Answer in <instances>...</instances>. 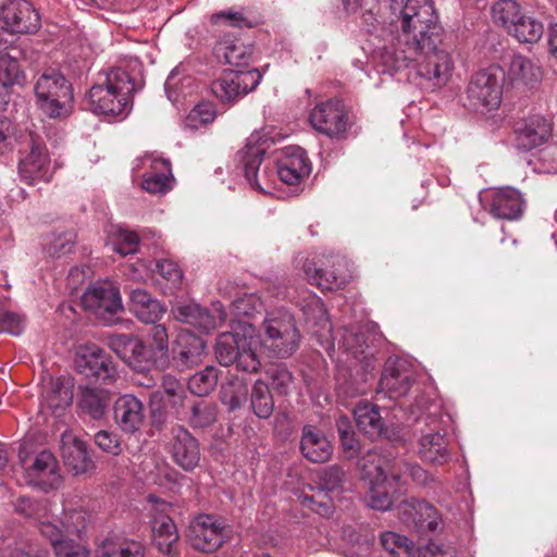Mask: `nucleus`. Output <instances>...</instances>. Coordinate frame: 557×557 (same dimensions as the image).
Wrapping results in <instances>:
<instances>
[{
  "label": "nucleus",
  "instance_id": "5701e85b",
  "mask_svg": "<svg viewBox=\"0 0 557 557\" xmlns=\"http://www.w3.org/2000/svg\"><path fill=\"white\" fill-rule=\"evenodd\" d=\"M524 199L521 193L512 187L495 189L488 202V212L496 219L513 221L521 218Z\"/></svg>",
  "mask_w": 557,
  "mask_h": 557
},
{
  "label": "nucleus",
  "instance_id": "58836bf2",
  "mask_svg": "<svg viewBox=\"0 0 557 557\" xmlns=\"http://www.w3.org/2000/svg\"><path fill=\"white\" fill-rule=\"evenodd\" d=\"M62 457L65 466L71 469L74 474L87 473L94 469V461L88 455L86 444L77 438L71 442L63 441Z\"/></svg>",
  "mask_w": 557,
  "mask_h": 557
},
{
  "label": "nucleus",
  "instance_id": "7c9ffc66",
  "mask_svg": "<svg viewBox=\"0 0 557 557\" xmlns=\"http://www.w3.org/2000/svg\"><path fill=\"white\" fill-rule=\"evenodd\" d=\"M213 52L220 61H224L234 70H242L249 64L253 48L239 39L224 37L216 42Z\"/></svg>",
  "mask_w": 557,
  "mask_h": 557
},
{
  "label": "nucleus",
  "instance_id": "f03ea898",
  "mask_svg": "<svg viewBox=\"0 0 557 557\" xmlns=\"http://www.w3.org/2000/svg\"><path fill=\"white\" fill-rule=\"evenodd\" d=\"M256 349V329L244 321L233 324L231 332L221 333L214 346L215 358L221 366L235 364L239 371L247 373H257L261 368Z\"/></svg>",
  "mask_w": 557,
  "mask_h": 557
},
{
  "label": "nucleus",
  "instance_id": "052dcab7",
  "mask_svg": "<svg viewBox=\"0 0 557 557\" xmlns=\"http://www.w3.org/2000/svg\"><path fill=\"white\" fill-rule=\"evenodd\" d=\"M23 74L20 71L18 63L15 59L4 53L0 55V83L7 87L20 84Z\"/></svg>",
  "mask_w": 557,
  "mask_h": 557
},
{
  "label": "nucleus",
  "instance_id": "bb28decb",
  "mask_svg": "<svg viewBox=\"0 0 557 557\" xmlns=\"http://www.w3.org/2000/svg\"><path fill=\"white\" fill-rule=\"evenodd\" d=\"M398 517L407 524L423 525L426 523L430 530H436L437 510L422 499H405L396 506Z\"/></svg>",
  "mask_w": 557,
  "mask_h": 557
},
{
  "label": "nucleus",
  "instance_id": "f3484780",
  "mask_svg": "<svg viewBox=\"0 0 557 557\" xmlns=\"http://www.w3.org/2000/svg\"><path fill=\"white\" fill-rule=\"evenodd\" d=\"M333 268L329 271L318 268L313 261L307 260L304 264V272L308 281L322 290H335L343 288L350 278L348 261L342 256H332L329 261Z\"/></svg>",
  "mask_w": 557,
  "mask_h": 557
},
{
  "label": "nucleus",
  "instance_id": "e433bc0d",
  "mask_svg": "<svg viewBox=\"0 0 557 557\" xmlns=\"http://www.w3.org/2000/svg\"><path fill=\"white\" fill-rule=\"evenodd\" d=\"M173 317L183 323L194 325L203 333L215 329L214 317L197 304H178L172 308Z\"/></svg>",
  "mask_w": 557,
  "mask_h": 557
},
{
  "label": "nucleus",
  "instance_id": "20e7f679",
  "mask_svg": "<svg viewBox=\"0 0 557 557\" xmlns=\"http://www.w3.org/2000/svg\"><path fill=\"white\" fill-rule=\"evenodd\" d=\"M257 335V346L273 358L285 359L299 348L301 335L294 315L284 308L267 313Z\"/></svg>",
  "mask_w": 557,
  "mask_h": 557
},
{
  "label": "nucleus",
  "instance_id": "69168bd1",
  "mask_svg": "<svg viewBox=\"0 0 557 557\" xmlns=\"http://www.w3.org/2000/svg\"><path fill=\"white\" fill-rule=\"evenodd\" d=\"M24 330V319L22 315L4 311L0 313V331L18 336L22 334Z\"/></svg>",
  "mask_w": 557,
  "mask_h": 557
},
{
  "label": "nucleus",
  "instance_id": "3c124183",
  "mask_svg": "<svg viewBox=\"0 0 557 557\" xmlns=\"http://www.w3.org/2000/svg\"><path fill=\"white\" fill-rule=\"evenodd\" d=\"M218 383V371L214 367H206L188 380V389L197 396H206L214 389Z\"/></svg>",
  "mask_w": 557,
  "mask_h": 557
},
{
  "label": "nucleus",
  "instance_id": "0e129e2a",
  "mask_svg": "<svg viewBox=\"0 0 557 557\" xmlns=\"http://www.w3.org/2000/svg\"><path fill=\"white\" fill-rule=\"evenodd\" d=\"M96 445L104 453L117 456L121 453V442L119 435L109 431H98L95 434Z\"/></svg>",
  "mask_w": 557,
  "mask_h": 557
},
{
  "label": "nucleus",
  "instance_id": "9d476101",
  "mask_svg": "<svg viewBox=\"0 0 557 557\" xmlns=\"http://www.w3.org/2000/svg\"><path fill=\"white\" fill-rule=\"evenodd\" d=\"M268 144L259 133H252L243 149L237 152V168L243 171L249 185L260 191L269 193V168L264 165L260 175V166L265 154Z\"/></svg>",
  "mask_w": 557,
  "mask_h": 557
},
{
  "label": "nucleus",
  "instance_id": "7ed1b4c3",
  "mask_svg": "<svg viewBox=\"0 0 557 557\" xmlns=\"http://www.w3.org/2000/svg\"><path fill=\"white\" fill-rule=\"evenodd\" d=\"M137 90L135 78L124 69L110 70L103 79L88 92L92 112L106 116L126 115L131 110V96Z\"/></svg>",
  "mask_w": 557,
  "mask_h": 557
},
{
  "label": "nucleus",
  "instance_id": "6ab92c4d",
  "mask_svg": "<svg viewBox=\"0 0 557 557\" xmlns=\"http://www.w3.org/2000/svg\"><path fill=\"white\" fill-rule=\"evenodd\" d=\"M416 379L412 363L398 356L385 360V396L398 399L411 388Z\"/></svg>",
  "mask_w": 557,
  "mask_h": 557
},
{
  "label": "nucleus",
  "instance_id": "a18cd8bd",
  "mask_svg": "<svg viewBox=\"0 0 557 557\" xmlns=\"http://www.w3.org/2000/svg\"><path fill=\"white\" fill-rule=\"evenodd\" d=\"M250 406L253 413L260 419H268L274 410V400L269 385L262 380H257L250 395Z\"/></svg>",
  "mask_w": 557,
  "mask_h": 557
},
{
  "label": "nucleus",
  "instance_id": "0eeeda50",
  "mask_svg": "<svg viewBox=\"0 0 557 557\" xmlns=\"http://www.w3.org/2000/svg\"><path fill=\"white\" fill-rule=\"evenodd\" d=\"M17 170L20 180L27 185L51 181V159L44 139L38 134L28 132L23 136Z\"/></svg>",
  "mask_w": 557,
  "mask_h": 557
},
{
  "label": "nucleus",
  "instance_id": "dca6fc26",
  "mask_svg": "<svg viewBox=\"0 0 557 557\" xmlns=\"http://www.w3.org/2000/svg\"><path fill=\"white\" fill-rule=\"evenodd\" d=\"M361 479L368 484L366 504L375 510H383V456L381 450L370 449L359 461Z\"/></svg>",
  "mask_w": 557,
  "mask_h": 557
},
{
  "label": "nucleus",
  "instance_id": "6e6552de",
  "mask_svg": "<svg viewBox=\"0 0 557 557\" xmlns=\"http://www.w3.org/2000/svg\"><path fill=\"white\" fill-rule=\"evenodd\" d=\"M16 510L38 521L40 533L50 541L58 557H89V552L83 545L73 540H62L58 525L46 519L49 511L48 503H33L27 498H21Z\"/></svg>",
  "mask_w": 557,
  "mask_h": 557
},
{
  "label": "nucleus",
  "instance_id": "aec40b11",
  "mask_svg": "<svg viewBox=\"0 0 557 557\" xmlns=\"http://www.w3.org/2000/svg\"><path fill=\"white\" fill-rule=\"evenodd\" d=\"M276 162V173L287 185L299 184L311 172V162L306 151L298 146L285 147Z\"/></svg>",
  "mask_w": 557,
  "mask_h": 557
},
{
  "label": "nucleus",
  "instance_id": "ea45409f",
  "mask_svg": "<svg viewBox=\"0 0 557 557\" xmlns=\"http://www.w3.org/2000/svg\"><path fill=\"white\" fill-rule=\"evenodd\" d=\"M151 171L144 175L143 188L150 194H165L171 189L172 171L166 159L151 160Z\"/></svg>",
  "mask_w": 557,
  "mask_h": 557
},
{
  "label": "nucleus",
  "instance_id": "f257e3e1",
  "mask_svg": "<svg viewBox=\"0 0 557 557\" xmlns=\"http://www.w3.org/2000/svg\"><path fill=\"white\" fill-rule=\"evenodd\" d=\"M400 29L392 52L395 69L416 63L417 75L432 87L446 84L453 70L449 53L441 47L444 29L433 0H385V23Z\"/></svg>",
  "mask_w": 557,
  "mask_h": 557
},
{
  "label": "nucleus",
  "instance_id": "f704fd0d",
  "mask_svg": "<svg viewBox=\"0 0 557 557\" xmlns=\"http://www.w3.org/2000/svg\"><path fill=\"white\" fill-rule=\"evenodd\" d=\"M73 401V392L61 379H50L45 385L41 405L60 417Z\"/></svg>",
  "mask_w": 557,
  "mask_h": 557
},
{
  "label": "nucleus",
  "instance_id": "c85d7f7f",
  "mask_svg": "<svg viewBox=\"0 0 557 557\" xmlns=\"http://www.w3.org/2000/svg\"><path fill=\"white\" fill-rule=\"evenodd\" d=\"M109 346L128 366L145 371L143 349L144 343L131 334H113L109 337Z\"/></svg>",
  "mask_w": 557,
  "mask_h": 557
},
{
  "label": "nucleus",
  "instance_id": "c756f323",
  "mask_svg": "<svg viewBox=\"0 0 557 557\" xmlns=\"http://www.w3.org/2000/svg\"><path fill=\"white\" fill-rule=\"evenodd\" d=\"M300 450L306 459L314 463L326 462L333 454V447L326 436L311 425L302 429Z\"/></svg>",
  "mask_w": 557,
  "mask_h": 557
},
{
  "label": "nucleus",
  "instance_id": "338daca9",
  "mask_svg": "<svg viewBox=\"0 0 557 557\" xmlns=\"http://www.w3.org/2000/svg\"><path fill=\"white\" fill-rule=\"evenodd\" d=\"M156 268L159 274L173 286L181 284L183 272L174 261L168 259L159 260L157 261Z\"/></svg>",
  "mask_w": 557,
  "mask_h": 557
},
{
  "label": "nucleus",
  "instance_id": "cd10ccee",
  "mask_svg": "<svg viewBox=\"0 0 557 557\" xmlns=\"http://www.w3.org/2000/svg\"><path fill=\"white\" fill-rule=\"evenodd\" d=\"M508 82L513 87H536L542 79V69L532 59L522 54H515L506 72Z\"/></svg>",
  "mask_w": 557,
  "mask_h": 557
},
{
  "label": "nucleus",
  "instance_id": "a19ab883",
  "mask_svg": "<svg viewBox=\"0 0 557 557\" xmlns=\"http://www.w3.org/2000/svg\"><path fill=\"white\" fill-rule=\"evenodd\" d=\"M139 471L145 480L158 485H163L165 482H176L178 475L162 457L154 454L144 458Z\"/></svg>",
  "mask_w": 557,
  "mask_h": 557
},
{
  "label": "nucleus",
  "instance_id": "a878e982",
  "mask_svg": "<svg viewBox=\"0 0 557 557\" xmlns=\"http://www.w3.org/2000/svg\"><path fill=\"white\" fill-rule=\"evenodd\" d=\"M114 420L123 432L136 433L145 420L143 403L131 394L120 396L114 403Z\"/></svg>",
  "mask_w": 557,
  "mask_h": 557
},
{
  "label": "nucleus",
  "instance_id": "c9c22d12",
  "mask_svg": "<svg viewBox=\"0 0 557 557\" xmlns=\"http://www.w3.org/2000/svg\"><path fill=\"white\" fill-rule=\"evenodd\" d=\"M129 310L144 323H156L164 313L163 306L141 288L131 292Z\"/></svg>",
  "mask_w": 557,
  "mask_h": 557
},
{
  "label": "nucleus",
  "instance_id": "4468645a",
  "mask_svg": "<svg viewBox=\"0 0 557 557\" xmlns=\"http://www.w3.org/2000/svg\"><path fill=\"white\" fill-rule=\"evenodd\" d=\"M226 539L225 524L214 516L199 515L189 524L188 541L198 552L213 553Z\"/></svg>",
  "mask_w": 557,
  "mask_h": 557
},
{
  "label": "nucleus",
  "instance_id": "680f3d73",
  "mask_svg": "<svg viewBox=\"0 0 557 557\" xmlns=\"http://www.w3.org/2000/svg\"><path fill=\"white\" fill-rule=\"evenodd\" d=\"M345 479L346 473L343 468L334 465L322 472L320 483L322 488L326 492H339L343 490Z\"/></svg>",
  "mask_w": 557,
  "mask_h": 557
},
{
  "label": "nucleus",
  "instance_id": "473e14b6",
  "mask_svg": "<svg viewBox=\"0 0 557 557\" xmlns=\"http://www.w3.org/2000/svg\"><path fill=\"white\" fill-rule=\"evenodd\" d=\"M358 429L370 441H377L383 435V418L381 407L368 400H361L354 409Z\"/></svg>",
  "mask_w": 557,
  "mask_h": 557
},
{
  "label": "nucleus",
  "instance_id": "4d7b16f0",
  "mask_svg": "<svg viewBox=\"0 0 557 557\" xmlns=\"http://www.w3.org/2000/svg\"><path fill=\"white\" fill-rule=\"evenodd\" d=\"M113 250L121 256L134 255L138 251L139 237L133 232L119 227L114 234Z\"/></svg>",
  "mask_w": 557,
  "mask_h": 557
},
{
  "label": "nucleus",
  "instance_id": "ddd939ff",
  "mask_svg": "<svg viewBox=\"0 0 557 557\" xmlns=\"http://www.w3.org/2000/svg\"><path fill=\"white\" fill-rule=\"evenodd\" d=\"M75 366L79 373L101 384H111L116 376V369L111 357L94 344L78 348Z\"/></svg>",
  "mask_w": 557,
  "mask_h": 557
},
{
  "label": "nucleus",
  "instance_id": "1a4fd4ad",
  "mask_svg": "<svg viewBox=\"0 0 557 557\" xmlns=\"http://www.w3.org/2000/svg\"><path fill=\"white\" fill-rule=\"evenodd\" d=\"M40 27V17L27 0H9L0 9V46L7 48V36L30 34Z\"/></svg>",
  "mask_w": 557,
  "mask_h": 557
},
{
  "label": "nucleus",
  "instance_id": "5fc2aeb1",
  "mask_svg": "<svg viewBox=\"0 0 557 557\" xmlns=\"http://www.w3.org/2000/svg\"><path fill=\"white\" fill-rule=\"evenodd\" d=\"M215 119V110L213 104L203 102L195 106L184 120V127L188 129H199Z\"/></svg>",
  "mask_w": 557,
  "mask_h": 557
},
{
  "label": "nucleus",
  "instance_id": "864d4df0",
  "mask_svg": "<svg viewBox=\"0 0 557 557\" xmlns=\"http://www.w3.org/2000/svg\"><path fill=\"white\" fill-rule=\"evenodd\" d=\"M265 375L269 379L272 388L277 394H289L294 383V376L286 366L282 363L272 364L265 370Z\"/></svg>",
  "mask_w": 557,
  "mask_h": 557
},
{
  "label": "nucleus",
  "instance_id": "a211bd4d",
  "mask_svg": "<svg viewBox=\"0 0 557 557\" xmlns=\"http://www.w3.org/2000/svg\"><path fill=\"white\" fill-rule=\"evenodd\" d=\"M27 484L42 491L58 488L62 483L59 465L55 457L48 450L37 454L32 463L25 467Z\"/></svg>",
  "mask_w": 557,
  "mask_h": 557
},
{
  "label": "nucleus",
  "instance_id": "603ef678",
  "mask_svg": "<svg viewBox=\"0 0 557 557\" xmlns=\"http://www.w3.org/2000/svg\"><path fill=\"white\" fill-rule=\"evenodd\" d=\"M216 420V405L208 400L195 403L190 409L189 424L194 429H206Z\"/></svg>",
  "mask_w": 557,
  "mask_h": 557
},
{
  "label": "nucleus",
  "instance_id": "b1692460",
  "mask_svg": "<svg viewBox=\"0 0 557 557\" xmlns=\"http://www.w3.org/2000/svg\"><path fill=\"white\" fill-rule=\"evenodd\" d=\"M149 329L144 343L143 356L146 370L154 367L162 369L169 363V337L163 324H154Z\"/></svg>",
  "mask_w": 557,
  "mask_h": 557
},
{
  "label": "nucleus",
  "instance_id": "4c0bfd02",
  "mask_svg": "<svg viewBox=\"0 0 557 557\" xmlns=\"http://www.w3.org/2000/svg\"><path fill=\"white\" fill-rule=\"evenodd\" d=\"M110 404L108 391L102 388L85 387L82 389L77 406L79 414L92 420H100L106 416Z\"/></svg>",
  "mask_w": 557,
  "mask_h": 557
},
{
  "label": "nucleus",
  "instance_id": "49530a36",
  "mask_svg": "<svg viewBox=\"0 0 557 557\" xmlns=\"http://www.w3.org/2000/svg\"><path fill=\"white\" fill-rule=\"evenodd\" d=\"M524 14L516 0H498L492 7L493 21L507 32L520 21Z\"/></svg>",
  "mask_w": 557,
  "mask_h": 557
},
{
  "label": "nucleus",
  "instance_id": "2f4dec72",
  "mask_svg": "<svg viewBox=\"0 0 557 557\" xmlns=\"http://www.w3.org/2000/svg\"><path fill=\"white\" fill-rule=\"evenodd\" d=\"M151 524L153 544L162 554L175 557L178 533L173 519L168 513L160 512L153 516Z\"/></svg>",
  "mask_w": 557,
  "mask_h": 557
},
{
  "label": "nucleus",
  "instance_id": "72a5a7b5",
  "mask_svg": "<svg viewBox=\"0 0 557 557\" xmlns=\"http://www.w3.org/2000/svg\"><path fill=\"white\" fill-rule=\"evenodd\" d=\"M28 499V497H26ZM33 503H48L49 511H48V520L54 522L58 525L60 533L62 534V540H67L69 536H77L81 537L83 531L86 527V512L82 508H71L63 509L62 517L60 519L54 518V513L52 510V504L45 500H33Z\"/></svg>",
  "mask_w": 557,
  "mask_h": 557
},
{
  "label": "nucleus",
  "instance_id": "e2e57ef3",
  "mask_svg": "<svg viewBox=\"0 0 557 557\" xmlns=\"http://www.w3.org/2000/svg\"><path fill=\"white\" fill-rule=\"evenodd\" d=\"M342 345L346 350L357 357L359 354L364 351V335L355 329H344L342 334Z\"/></svg>",
  "mask_w": 557,
  "mask_h": 557
},
{
  "label": "nucleus",
  "instance_id": "37998d69",
  "mask_svg": "<svg viewBox=\"0 0 557 557\" xmlns=\"http://www.w3.org/2000/svg\"><path fill=\"white\" fill-rule=\"evenodd\" d=\"M95 557H145V547L136 541H104L96 550Z\"/></svg>",
  "mask_w": 557,
  "mask_h": 557
},
{
  "label": "nucleus",
  "instance_id": "2eb2a0df",
  "mask_svg": "<svg viewBox=\"0 0 557 557\" xmlns=\"http://www.w3.org/2000/svg\"><path fill=\"white\" fill-rule=\"evenodd\" d=\"M312 127L330 138H338L348 129V113L344 103L331 99L318 103L309 114Z\"/></svg>",
  "mask_w": 557,
  "mask_h": 557
},
{
  "label": "nucleus",
  "instance_id": "774afa93",
  "mask_svg": "<svg viewBox=\"0 0 557 557\" xmlns=\"http://www.w3.org/2000/svg\"><path fill=\"white\" fill-rule=\"evenodd\" d=\"M162 387L164 389V393L173 398V405L182 404L184 396V386L178 380H176L172 375H164L162 379Z\"/></svg>",
  "mask_w": 557,
  "mask_h": 557
},
{
  "label": "nucleus",
  "instance_id": "f8f14e48",
  "mask_svg": "<svg viewBox=\"0 0 557 557\" xmlns=\"http://www.w3.org/2000/svg\"><path fill=\"white\" fill-rule=\"evenodd\" d=\"M262 75L258 69L232 70L211 84L214 96L223 103H234L260 84Z\"/></svg>",
  "mask_w": 557,
  "mask_h": 557
},
{
  "label": "nucleus",
  "instance_id": "6e6d98bb",
  "mask_svg": "<svg viewBox=\"0 0 557 557\" xmlns=\"http://www.w3.org/2000/svg\"><path fill=\"white\" fill-rule=\"evenodd\" d=\"M336 428L343 449L349 455V458L356 457L360 450V444L356 438L350 420L344 416L339 417Z\"/></svg>",
  "mask_w": 557,
  "mask_h": 557
},
{
  "label": "nucleus",
  "instance_id": "393cba45",
  "mask_svg": "<svg viewBox=\"0 0 557 557\" xmlns=\"http://www.w3.org/2000/svg\"><path fill=\"white\" fill-rule=\"evenodd\" d=\"M516 144L519 149L531 150L544 144L552 135L548 119L535 115L519 123L515 129Z\"/></svg>",
  "mask_w": 557,
  "mask_h": 557
},
{
  "label": "nucleus",
  "instance_id": "79ce46f5",
  "mask_svg": "<svg viewBox=\"0 0 557 557\" xmlns=\"http://www.w3.org/2000/svg\"><path fill=\"white\" fill-rule=\"evenodd\" d=\"M421 458L433 465H443L449 459L447 443L438 432L423 435L419 442Z\"/></svg>",
  "mask_w": 557,
  "mask_h": 557
},
{
  "label": "nucleus",
  "instance_id": "39448f33",
  "mask_svg": "<svg viewBox=\"0 0 557 557\" xmlns=\"http://www.w3.org/2000/svg\"><path fill=\"white\" fill-rule=\"evenodd\" d=\"M35 96L39 109L51 119L69 116L73 108V90L63 74L49 70L35 84Z\"/></svg>",
  "mask_w": 557,
  "mask_h": 557
},
{
  "label": "nucleus",
  "instance_id": "de8ad7c7",
  "mask_svg": "<svg viewBox=\"0 0 557 557\" xmlns=\"http://www.w3.org/2000/svg\"><path fill=\"white\" fill-rule=\"evenodd\" d=\"M544 33V26L537 20L523 15L508 32L518 41L525 44L537 42Z\"/></svg>",
  "mask_w": 557,
  "mask_h": 557
},
{
  "label": "nucleus",
  "instance_id": "412c9836",
  "mask_svg": "<svg viewBox=\"0 0 557 557\" xmlns=\"http://www.w3.org/2000/svg\"><path fill=\"white\" fill-rule=\"evenodd\" d=\"M170 453L173 461L184 471H193L200 461L198 441L181 425L172 429Z\"/></svg>",
  "mask_w": 557,
  "mask_h": 557
},
{
  "label": "nucleus",
  "instance_id": "bf43d9fd",
  "mask_svg": "<svg viewBox=\"0 0 557 557\" xmlns=\"http://www.w3.org/2000/svg\"><path fill=\"white\" fill-rule=\"evenodd\" d=\"M410 473L412 478L419 479L424 471L419 466H411L403 460H394L392 465L385 463V483L391 479L397 485L401 484V480L406 474Z\"/></svg>",
  "mask_w": 557,
  "mask_h": 557
},
{
  "label": "nucleus",
  "instance_id": "c03bdc74",
  "mask_svg": "<svg viewBox=\"0 0 557 557\" xmlns=\"http://www.w3.org/2000/svg\"><path fill=\"white\" fill-rule=\"evenodd\" d=\"M210 22L213 25L238 27V28H251L257 25V20L245 9H225L213 13L210 16Z\"/></svg>",
  "mask_w": 557,
  "mask_h": 557
},
{
  "label": "nucleus",
  "instance_id": "13d9d810",
  "mask_svg": "<svg viewBox=\"0 0 557 557\" xmlns=\"http://www.w3.org/2000/svg\"><path fill=\"white\" fill-rule=\"evenodd\" d=\"M76 242V235L73 232H64L54 235L46 245V253L52 258H60L70 253Z\"/></svg>",
  "mask_w": 557,
  "mask_h": 557
},
{
  "label": "nucleus",
  "instance_id": "4be33fe9",
  "mask_svg": "<svg viewBox=\"0 0 557 557\" xmlns=\"http://www.w3.org/2000/svg\"><path fill=\"white\" fill-rule=\"evenodd\" d=\"M206 342L189 331H181L173 346V361L180 370L190 369L202 361Z\"/></svg>",
  "mask_w": 557,
  "mask_h": 557
},
{
  "label": "nucleus",
  "instance_id": "09e8293b",
  "mask_svg": "<svg viewBox=\"0 0 557 557\" xmlns=\"http://www.w3.org/2000/svg\"><path fill=\"white\" fill-rule=\"evenodd\" d=\"M362 21L367 32L375 37H381L383 30V9L381 0H361Z\"/></svg>",
  "mask_w": 557,
  "mask_h": 557
},
{
  "label": "nucleus",
  "instance_id": "9b49d317",
  "mask_svg": "<svg viewBox=\"0 0 557 557\" xmlns=\"http://www.w3.org/2000/svg\"><path fill=\"white\" fill-rule=\"evenodd\" d=\"M84 307L104 324H115L124 310L120 290L111 282H100L82 296Z\"/></svg>",
  "mask_w": 557,
  "mask_h": 557
},
{
  "label": "nucleus",
  "instance_id": "423d86ee",
  "mask_svg": "<svg viewBox=\"0 0 557 557\" xmlns=\"http://www.w3.org/2000/svg\"><path fill=\"white\" fill-rule=\"evenodd\" d=\"M505 72L491 65L474 73L467 87V106L470 110L485 113L498 109L503 96Z\"/></svg>",
  "mask_w": 557,
  "mask_h": 557
},
{
  "label": "nucleus",
  "instance_id": "8fccbe9b",
  "mask_svg": "<svg viewBox=\"0 0 557 557\" xmlns=\"http://www.w3.org/2000/svg\"><path fill=\"white\" fill-rule=\"evenodd\" d=\"M385 550L392 557H420V550L412 541L394 532H385Z\"/></svg>",
  "mask_w": 557,
  "mask_h": 557
}]
</instances>
